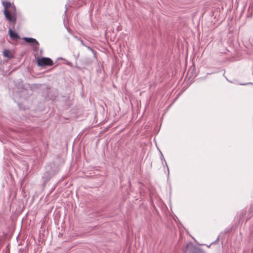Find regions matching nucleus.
<instances>
[{"label": "nucleus", "mask_w": 253, "mask_h": 253, "mask_svg": "<svg viewBox=\"0 0 253 253\" xmlns=\"http://www.w3.org/2000/svg\"><path fill=\"white\" fill-rule=\"evenodd\" d=\"M37 64L39 66L44 67L45 66H52L53 64V61L48 57L38 58Z\"/></svg>", "instance_id": "obj_3"}, {"label": "nucleus", "mask_w": 253, "mask_h": 253, "mask_svg": "<svg viewBox=\"0 0 253 253\" xmlns=\"http://www.w3.org/2000/svg\"><path fill=\"white\" fill-rule=\"evenodd\" d=\"M6 19L10 22L13 24L16 23V7L13 4L12 6L8 9L6 15H4Z\"/></svg>", "instance_id": "obj_1"}, {"label": "nucleus", "mask_w": 253, "mask_h": 253, "mask_svg": "<svg viewBox=\"0 0 253 253\" xmlns=\"http://www.w3.org/2000/svg\"><path fill=\"white\" fill-rule=\"evenodd\" d=\"M8 33H9L10 37L12 39L14 40H17L19 39V36H18L17 33L13 32L11 29H9Z\"/></svg>", "instance_id": "obj_7"}, {"label": "nucleus", "mask_w": 253, "mask_h": 253, "mask_svg": "<svg viewBox=\"0 0 253 253\" xmlns=\"http://www.w3.org/2000/svg\"><path fill=\"white\" fill-rule=\"evenodd\" d=\"M2 4L4 7L3 13L4 15H6V12H7L8 9L12 6V4L9 2L5 1H2Z\"/></svg>", "instance_id": "obj_4"}, {"label": "nucleus", "mask_w": 253, "mask_h": 253, "mask_svg": "<svg viewBox=\"0 0 253 253\" xmlns=\"http://www.w3.org/2000/svg\"><path fill=\"white\" fill-rule=\"evenodd\" d=\"M2 53L3 56L8 59H11L13 57V53L9 49H4L2 51Z\"/></svg>", "instance_id": "obj_5"}, {"label": "nucleus", "mask_w": 253, "mask_h": 253, "mask_svg": "<svg viewBox=\"0 0 253 253\" xmlns=\"http://www.w3.org/2000/svg\"><path fill=\"white\" fill-rule=\"evenodd\" d=\"M25 42H28V43H31L33 44H36V45L38 46L39 45V43L35 39H34V38H26V37H24L23 38V39Z\"/></svg>", "instance_id": "obj_6"}, {"label": "nucleus", "mask_w": 253, "mask_h": 253, "mask_svg": "<svg viewBox=\"0 0 253 253\" xmlns=\"http://www.w3.org/2000/svg\"><path fill=\"white\" fill-rule=\"evenodd\" d=\"M160 153H161V160L162 161H165V164L167 166V169H168V173H169V168H168V165L167 164V162L166 161H165V159H164V156L162 154V153L160 151Z\"/></svg>", "instance_id": "obj_8"}, {"label": "nucleus", "mask_w": 253, "mask_h": 253, "mask_svg": "<svg viewBox=\"0 0 253 253\" xmlns=\"http://www.w3.org/2000/svg\"><path fill=\"white\" fill-rule=\"evenodd\" d=\"M183 253H202L201 250L196 248L194 245L189 243L187 244L183 249Z\"/></svg>", "instance_id": "obj_2"}]
</instances>
